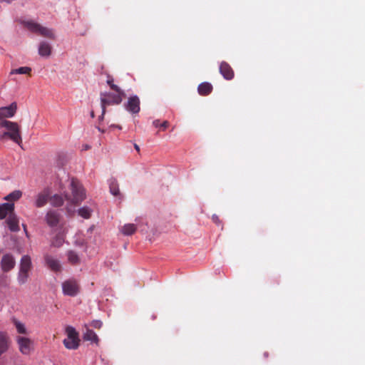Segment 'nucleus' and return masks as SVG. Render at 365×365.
<instances>
[{"label":"nucleus","instance_id":"obj_28","mask_svg":"<svg viewBox=\"0 0 365 365\" xmlns=\"http://www.w3.org/2000/svg\"><path fill=\"white\" fill-rule=\"evenodd\" d=\"M22 195V192L20 190H15L10 194H9L6 197H5V200L8 201H15L18 200Z\"/></svg>","mask_w":365,"mask_h":365},{"label":"nucleus","instance_id":"obj_34","mask_svg":"<svg viewBox=\"0 0 365 365\" xmlns=\"http://www.w3.org/2000/svg\"><path fill=\"white\" fill-rule=\"evenodd\" d=\"M212 221L217 224V225H220V218L217 215H213L212 216Z\"/></svg>","mask_w":365,"mask_h":365},{"label":"nucleus","instance_id":"obj_29","mask_svg":"<svg viewBox=\"0 0 365 365\" xmlns=\"http://www.w3.org/2000/svg\"><path fill=\"white\" fill-rule=\"evenodd\" d=\"M29 277V272L19 271L18 274L17 280L20 284H25Z\"/></svg>","mask_w":365,"mask_h":365},{"label":"nucleus","instance_id":"obj_32","mask_svg":"<svg viewBox=\"0 0 365 365\" xmlns=\"http://www.w3.org/2000/svg\"><path fill=\"white\" fill-rule=\"evenodd\" d=\"M153 124L155 127H156V128L159 127L164 130L168 127L169 122L167 120H165L163 123H160V120H155L153 122Z\"/></svg>","mask_w":365,"mask_h":365},{"label":"nucleus","instance_id":"obj_33","mask_svg":"<svg viewBox=\"0 0 365 365\" xmlns=\"http://www.w3.org/2000/svg\"><path fill=\"white\" fill-rule=\"evenodd\" d=\"M91 327H93L95 329H101L103 325V323L100 320H93L91 322Z\"/></svg>","mask_w":365,"mask_h":365},{"label":"nucleus","instance_id":"obj_17","mask_svg":"<svg viewBox=\"0 0 365 365\" xmlns=\"http://www.w3.org/2000/svg\"><path fill=\"white\" fill-rule=\"evenodd\" d=\"M44 258L47 266L49 267L51 270L55 272L60 271L61 264L57 259L48 255H46Z\"/></svg>","mask_w":365,"mask_h":365},{"label":"nucleus","instance_id":"obj_23","mask_svg":"<svg viewBox=\"0 0 365 365\" xmlns=\"http://www.w3.org/2000/svg\"><path fill=\"white\" fill-rule=\"evenodd\" d=\"M136 230H137V227L135 225L132 224V223H128V224L124 225L121 227L120 231L123 235L128 236V235H133L135 232Z\"/></svg>","mask_w":365,"mask_h":365},{"label":"nucleus","instance_id":"obj_1","mask_svg":"<svg viewBox=\"0 0 365 365\" xmlns=\"http://www.w3.org/2000/svg\"><path fill=\"white\" fill-rule=\"evenodd\" d=\"M4 128L7 131L0 135V140L4 141L6 138H9L14 143L20 145L22 143V138L20 131V127L16 122L10 120H0V128Z\"/></svg>","mask_w":365,"mask_h":365},{"label":"nucleus","instance_id":"obj_20","mask_svg":"<svg viewBox=\"0 0 365 365\" xmlns=\"http://www.w3.org/2000/svg\"><path fill=\"white\" fill-rule=\"evenodd\" d=\"M83 339L85 341H90L96 345H98L99 344V339L97 334L93 330L88 328H86V331L83 334Z\"/></svg>","mask_w":365,"mask_h":365},{"label":"nucleus","instance_id":"obj_16","mask_svg":"<svg viewBox=\"0 0 365 365\" xmlns=\"http://www.w3.org/2000/svg\"><path fill=\"white\" fill-rule=\"evenodd\" d=\"M6 222L11 231L16 232L19 230V220L14 212L9 215Z\"/></svg>","mask_w":365,"mask_h":365},{"label":"nucleus","instance_id":"obj_39","mask_svg":"<svg viewBox=\"0 0 365 365\" xmlns=\"http://www.w3.org/2000/svg\"><path fill=\"white\" fill-rule=\"evenodd\" d=\"M113 127H116L118 129H121V127L120 125H113Z\"/></svg>","mask_w":365,"mask_h":365},{"label":"nucleus","instance_id":"obj_7","mask_svg":"<svg viewBox=\"0 0 365 365\" xmlns=\"http://www.w3.org/2000/svg\"><path fill=\"white\" fill-rule=\"evenodd\" d=\"M16 341L22 354L29 355L31 353L33 341L29 338L18 336L16 337Z\"/></svg>","mask_w":365,"mask_h":365},{"label":"nucleus","instance_id":"obj_15","mask_svg":"<svg viewBox=\"0 0 365 365\" xmlns=\"http://www.w3.org/2000/svg\"><path fill=\"white\" fill-rule=\"evenodd\" d=\"M14 210V203L6 202L0 205V219H4Z\"/></svg>","mask_w":365,"mask_h":365},{"label":"nucleus","instance_id":"obj_30","mask_svg":"<svg viewBox=\"0 0 365 365\" xmlns=\"http://www.w3.org/2000/svg\"><path fill=\"white\" fill-rule=\"evenodd\" d=\"M68 261L73 264H77L79 262V257L78 255L73 251L68 252Z\"/></svg>","mask_w":365,"mask_h":365},{"label":"nucleus","instance_id":"obj_35","mask_svg":"<svg viewBox=\"0 0 365 365\" xmlns=\"http://www.w3.org/2000/svg\"><path fill=\"white\" fill-rule=\"evenodd\" d=\"M134 148L136 150L137 152H140V147L137 144H134Z\"/></svg>","mask_w":365,"mask_h":365},{"label":"nucleus","instance_id":"obj_21","mask_svg":"<svg viewBox=\"0 0 365 365\" xmlns=\"http://www.w3.org/2000/svg\"><path fill=\"white\" fill-rule=\"evenodd\" d=\"M197 91L200 95L207 96L212 91V86L207 82H204L198 86Z\"/></svg>","mask_w":365,"mask_h":365},{"label":"nucleus","instance_id":"obj_19","mask_svg":"<svg viewBox=\"0 0 365 365\" xmlns=\"http://www.w3.org/2000/svg\"><path fill=\"white\" fill-rule=\"evenodd\" d=\"M38 53L41 56H49L51 53V45L46 41L41 42L38 47Z\"/></svg>","mask_w":365,"mask_h":365},{"label":"nucleus","instance_id":"obj_38","mask_svg":"<svg viewBox=\"0 0 365 365\" xmlns=\"http://www.w3.org/2000/svg\"><path fill=\"white\" fill-rule=\"evenodd\" d=\"M91 117H92V118H94V112H93V111H92V112L91 113Z\"/></svg>","mask_w":365,"mask_h":365},{"label":"nucleus","instance_id":"obj_13","mask_svg":"<svg viewBox=\"0 0 365 365\" xmlns=\"http://www.w3.org/2000/svg\"><path fill=\"white\" fill-rule=\"evenodd\" d=\"M220 73L226 80H231L234 78V71L230 64L225 61H222L220 63Z\"/></svg>","mask_w":365,"mask_h":365},{"label":"nucleus","instance_id":"obj_3","mask_svg":"<svg viewBox=\"0 0 365 365\" xmlns=\"http://www.w3.org/2000/svg\"><path fill=\"white\" fill-rule=\"evenodd\" d=\"M71 190L72 197L68 195H65L66 199L72 204L78 205L86 198V192L79 182L76 179H72L71 182Z\"/></svg>","mask_w":365,"mask_h":365},{"label":"nucleus","instance_id":"obj_11","mask_svg":"<svg viewBox=\"0 0 365 365\" xmlns=\"http://www.w3.org/2000/svg\"><path fill=\"white\" fill-rule=\"evenodd\" d=\"M17 110V104L14 102L11 103L9 106L1 107L0 108V120H7L6 118L13 117Z\"/></svg>","mask_w":365,"mask_h":365},{"label":"nucleus","instance_id":"obj_26","mask_svg":"<svg viewBox=\"0 0 365 365\" xmlns=\"http://www.w3.org/2000/svg\"><path fill=\"white\" fill-rule=\"evenodd\" d=\"M14 325L15 326L16 331L19 334H27L28 331L24 325V324L21 323L19 320L14 319H13Z\"/></svg>","mask_w":365,"mask_h":365},{"label":"nucleus","instance_id":"obj_36","mask_svg":"<svg viewBox=\"0 0 365 365\" xmlns=\"http://www.w3.org/2000/svg\"><path fill=\"white\" fill-rule=\"evenodd\" d=\"M97 128L101 133H104L105 132V130L103 129H101L100 127H97Z\"/></svg>","mask_w":365,"mask_h":365},{"label":"nucleus","instance_id":"obj_9","mask_svg":"<svg viewBox=\"0 0 365 365\" xmlns=\"http://www.w3.org/2000/svg\"><path fill=\"white\" fill-rule=\"evenodd\" d=\"M44 219L46 224L49 227H54L59 224L61 219V215L57 210H49L47 211Z\"/></svg>","mask_w":365,"mask_h":365},{"label":"nucleus","instance_id":"obj_25","mask_svg":"<svg viewBox=\"0 0 365 365\" xmlns=\"http://www.w3.org/2000/svg\"><path fill=\"white\" fill-rule=\"evenodd\" d=\"M92 212L93 210L87 206L82 207L78 210V215L85 219H89Z\"/></svg>","mask_w":365,"mask_h":365},{"label":"nucleus","instance_id":"obj_24","mask_svg":"<svg viewBox=\"0 0 365 365\" xmlns=\"http://www.w3.org/2000/svg\"><path fill=\"white\" fill-rule=\"evenodd\" d=\"M49 202L53 207H61L63 205L64 200L59 195L56 194L52 196L50 195Z\"/></svg>","mask_w":365,"mask_h":365},{"label":"nucleus","instance_id":"obj_22","mask_svg":"<svg viewBox=\"0 0 365 365\" xmlns=\"http://www.w3.org/2000/svg\"><path fill=\"white\" fill-rule=\"evenodd\" d=\"M32 69L29 66L19 67L18 68L11 69L10 71V76L16 74H26L28 76H31Z\"/></svg>","mask_w":365,"mask_h":365},{"label":"nucleus","instance_id":"obj_18","mask_svg":"<svg viewBox=\"0 0 365 365\" xmlns=\"http://www.w3.org/2000/svg\"><path fill=\"white\" fill-rule=\"evenodd\" d=\"M31 267L32 264L30 257L24 255L21 259L19 271L29 272L31 269Z\"/></svg>","mask_w":365,"mask_h":365},{"label":"nucleus","instance_id":"obj_27","mask_svg":"<svg viewBox=\"0 0 365 365\" xmlns=\"http://www.w3.org/2000/svg\"><path fill=\"white\" fill-rule=\"evenodd\" d=\"M109 187L112 195L117 196L120 193L118 182L115 179L110 180Z\"/></svg>","mask_w":365,"mask_h":365},{"label":"nucleus","instance_id":"obj_5","mask_svg":"<svg viewBox=\"0 0 365 365\" xmlns=\"http://www.w3.org/2000/svg\"><path fill=\"white\" fill-rule=\"evenodd\" d=\"M66 333L67 338L63 340L64 346L68 349H76L79 346L80 339L78 338V333L75 328L68 326L66 328Z\"/></svg>","mask_w":365,"mask_h":365},{"label":"nucleus","instance_id":"obj_4","mask_svg":"<svg viewBox=\"0 0 365 365\" xmlns=\"http://www.w3.org/2000/svg\"><path fill=\"white\" fill-rule=\"evenodd\" d=\"M21 24L24 25L25 28H26L29 31L32 33L41 35L43 37L53 39L54 34L51 29L43 26L41 24L34 21H23Z\"/></svg>","mask_w":365,"mask_h":365},{"label":"nucleus","instance_id":"obj_2","mask_svg":"<svg viewBox=\"0 0 365 365\" xmlns=\"http://www.w3.org/2000/svg\"><path fill=\"white\" fill-rule=\"evenodd\" d=\"M125 96V94L123 90L115 91V93L110 92L101 93V104L102 107V115H105L107 106L120 104Z\"/></svg>","mask_w":365,"mask_h":365},{"label":"nucleus","instance_id":"obj_37","mask_svg":"<svg viewBox=\"0 0 365 365\" xmlns=\"http://www.w3.org/2000/svg\"><path fill=\"white\" fill-rule=\"evenodd\" d=\"M103 117H104V115H102V114H101V116L99 117V120H102L103 119Z\"/></svg>","mask_w":365,"mask_h":365},{"label":"nucleus","instance_id":"obj_31","mask_svg":"<svg viewBox=\"0 0 365 365\" xmlns=\"http://www.w3.org/2000/svg\"><path fill=\"white\" fill-rule=\"evenodd\" d=\"M107 83L113 91H120V90H122L118 86L113 83V78L110 76H108Z\"/></svg>","mask_w":365,"mask_h":365},{"label":"nucleus","instance_id":"obj_6","mask_svg":"<svg viewBox=\"0 0 365 365\" xmlns=\"http://www.w3.org/2000/svg\"><path fill=\"white\" fill-rule=\"evenodd\" d=\"M62 289L63 294L70 297H75L79 292L80 286L76 279H69L63 282Z\"/></svg>","mask_w":365,"mask_h":365},{"label":"nucleus","instance_id":"obj_12","mask_svg":"<svg viewBox=\"0 0 365 365\" xmlns=\"http://www.w3.org/2000/svg\"><path fill=\"white\" fill-rule=\"evenodd\" d=\"M15 259L11 254H6L2 257L1 260V268L3 272H9L15 267Z\"/></svg>","mask_w":365,"mask_h":365},{"label":"nucleus","instance_id":"obj_10","mask_svg":"<svg viewBox=\"0 0 365 365\" xmlns=\"http://www.w3.org/2000/svg\"><path fill=\"white\" fill-rule=\"evenodd\" d=\"M50 198V190L46 188L43 190L41 192H38L36 197L34 200L35 207L40 208L44 207Z\"/></svg>","mask_w":365,"mask_h":365},{"label":"nucleus","instance_id":"obj_8","mask_svg":"<svg viewBox=\"0 0 365 365\" xmlns=\"http://www.w3.org/2000/svg\"><path fill=\"white\" fill-rule=\"evenodd\" d=\"M127 111L132 114H137L140 110V101L138 96L134 95L128 98V101L124 104Z\"/></svg>","mask_w":365,"mask_h":365},{"label":"nucleus","instance_id":"obj_14","mask_svg":"<svg viewBox=\"0 0 365 365\" xmlns=\"http://www.w3.org/2000/svg\"><path fill=\"white\" fill-rule=\"evenodd\" d=\"M11 339L6 332L0 331V355L5 353L9 348Z\"/></svg>","mask_w":365,"mask_h":365}]
</instances>
